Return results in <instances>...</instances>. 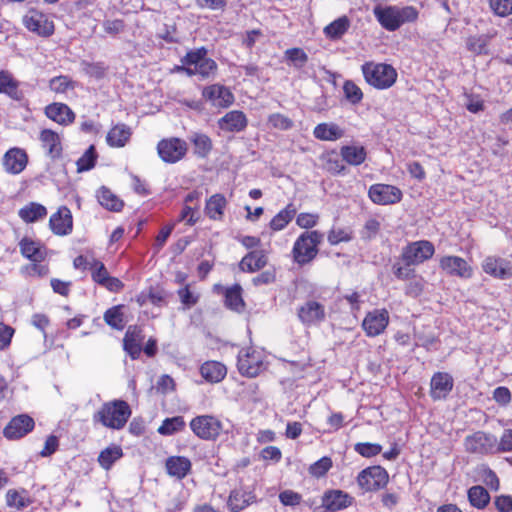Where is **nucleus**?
<instances>
[{
  "mask_svg": "<svg viewBox=\"0 0 512 512\" xmlns=\"http://www.w3.org/2000/svg\"><path fill=\"white\" fill-rule=\"evenodd\" d=\"M373 14L379 24L390 32L396 31L403 24L415 22L419 16L418 10L413 6L396 5L385 7L377 5L373 9Z\"/></svg>",
  "mask_w": 512,
  "mask_h": 512,
  "instance_id": "1",
  "label": "nucleus"
},
{
  "mask_svg": "<svg viewBox=\"0 0 512 512\" xmlns=\"http://www.w3.org/2000/svg\"><path fill=\"white\" fill-rule=\"evenodd\" d=\"M361 70L365 81L379 90L393 86L398 76L396 69L386 63L366 62L361 66Z\"/></svg>",
  "mask_w": 512,
  "mask_h": 512,
  "instance_id": "2",
  "label": "nucleus"
},
{
  "mask_svg": "<svg viewBox=\"0 0 512 512\" xmlns=\"http://www.w3.org/2000/svg\"><path fill=\"white\" fill-rule=\"evenodd\" d=\"M131 411L125 401H114L105 403L95 414L94 419L101 422L105 427L121 429L130 417Z\"/></svg>",
  "mask_w": 512,
  "mask_h": 512,
  "instance_id": "3",
  "label": "nucleus"
},
{
  "mask_svg": "<svg viewBox=\"0 0 512 512\" xmlns=\"http://www.w3.org/2000/svg\"><path fill=\"white\" fill-rule=\"evenodd\" d=\"M323 239V234L318 231H306L302 233L294 243L292 250L294 261L304 265L312 261L318 253V245Z\"/></svg>",
  "mask_w": 512,
  "mask_h": 512,
  "instance_id": "4",
  "label": "nucleus"
},
{
  "mask_svg": "<svg viewBox=\"0 0 512 512\" xmlns=\"http://www.w3.org/2000/svg\"><path fill=\"white\" fill-rule=\"evenodd\" d=\"M207 55L208 50L204 46L189 50L185 54V63L191 65L193 76L198 75L201 79H207L216 73L218 65Z\"/></svg>",
  "mask_w": 512,
  "mask_h": 512,
  "instance_id": "5",
  "label": "nucleus"
},
{
  "mask_svg": "<svg viewBox=\"0 0 512 512\" xmlns=\"http://www.w3.org/2000/svg\"><path fill=\"white\" fill-rule=\"evenodd\" d=\"M187 150V143L176 137L162 139L157 144V153L160 159L168 164H174L182 160Z\"/></svg>",
  "mask_w": 512,
  "mask_h": 512,
  "instance_id": "6",
  "label": "nucleus"
},
{
  "mask_svg": "<svg viewBox=\"0 0 512 512\" xmlns=\"http://www.w3.org/2000/svg\"><path fill=\"white\" fill-rule=\"evenodd\" d=\"M190 428L203 440H215L220 435L223 425L215 416L200 415L191 420Z\"/></svg>",
  "mask_w": 512,
  "mask_h": 512,
  "instance_id": "7",
  "label": "nucleus"
},
{
  "mask_svg": "<svg viewBox=\"0 0 512 512\" xmlns=\"http://www.w3.org/2000/svg\"><path fill=\"white\" fill-rule=\"evenodd\" d=\"M497 443L496 436L483 431H477L465 438L464 446L469 453L487 455L496 453Z\"/></svg>",
  "mask_w": 512,
  "mask_h": 512,
  "instance_id": "8",
  "label": "nucleus"
},
{
  "mask_svg": "<svg viewBox=\"0 0 512 512\" xmlns=\"http://www.w3.org/2000/svg\"><path fill=\"white\" fill-rule=\"evenodd\" d=\"M23 25L30 32L41 37H50L55 30L54 23L43 12L31 8L23 17Z\"/></svg>",
  "mask_w": 512,
  "mask_h": 512,
  "instance_id": "9",
  "label": "nucleus"
},
{
  "mask_svg": "<svg viewBox=\"0 0 512 512\" xmlns=\"http://www.w3.org/2000/svg\"><path fill=\"white\" fill-rule=\"evenodd\" d=\"M238 371L241 375L253 378L263 369V361L259 352L252 348L242 349L238 354Z\"/></svg>",
  "mask_w": 512,
  "mask_h": 512,
  "instance_id": "10",
  "label": "nucleus"
},
{
  "mask_svg": "<svg viewBox=\"0 0 512 512\" xmlns=\"http://www.w3.org/2000/svg\"><path fill=\"white\" fill-rule=\"evenodd\" d=\"M357 482L364 491L379 490L387 484L388 473L381 466L368 467L360 472Z\"/></svg>",
  "mask_w": 512,
  "mask_h": 512,
  "instance_id": "11",
  "label": "nucleus"
},
{
  "mask_svg": "<svg viewBox=\"0 0 512 512\" xmlns=\"http://www.w3.org/2000/svg\"><path fill=\"white\" fill-rule=\"evenodd\" d=\"M434 246L429 241H417L406 246L402 253V260L408 266L417 265L432 257Z\"/></svg>",
  "mask_w": 512,
  "mask_h": 512,
  "instance_id": "12",
  "label": "nucleus"
},
{
  "mask_svg": "<svg viewBox=\"0 0 512 512\" xmlns=\"http://www.w3.org/2000/svg\"><path fill=\"white\" fill-rule=\"evenodd\" d=\"M482 269L497 279L505 280L512 277V262L505 258L488 256L482 262Z\"/></svg>",
  "mask_w": 512,
  "mask_h": 512,
  "instance_id": "13",
  "label": "nucleus"
},
{
  "mask_svg": "<svg viewBox=\"0 0 512 512\" xmlns=\"http://www.w3.org/2000/svg\"><path fill=\"white\" fill-rule=\"evenodd\" d=\"M370 199L379 205H389L401 200L402 193L395 186L387 184H374L369 189Z\"/></svg>",
  "mask_w": 512,
  "mask_h": 512,
  "instance_id": "14",
  "label": "nucleus"
},
{
  "mask_svg": "<svg viewBox=\"0 0 512 512\" xmlns=\"http://www.w3.org/2000/svg\"><path fill=\"white\" fill-rule=\"evenodd\" d=\"M34 425V420L30 416L26 414L18 415L7 424L3 434L8 439H19L29 433Z\"/></svg>",
  "mask_w": 512,
  "mask_h": 512,
  "instance_id": "15",
  "label": "nucleus"
},
{
  "mask_svg": "<svg viewBox=\"0 0 512 512\" xmlns=\"http://www.w3.org/2000/svg\"><path fill=\"white\" fill-rule=\"evenodd\" d=\"M49 226L56 235L64 236L70 234L73 228L71 211L66 206L60 207L56 213L51 215Z\"/></svg>",
  "mask_w": 512,
  "mask_h": 512,
  "instance_id": "16",
  "label": "nucleus"
},
{
  "mask_svg": "<svg viewBox=\"0 0 512 512\" xmlns=\"http://www.w3.org/2000/svg\"><path fill=\"white\" fill-rule=\"evenodd\" d=\"M440 267L448 275L460 278H470L473 272L466 260L458 256H445L441 258Z\"/></svg>",
  "mask_w": 512,
  "mask_h": 512,
  "instance_id": "17",
  "label": "nucleus"
},
{
  "mask_svg": "<svg viewBox=\"0 0 512 512\" xmlns=\"http://www.w3.org/2000/svg\"><path fill=\"white\" fill-rule=\"evenodd\" d=\"M202 95L213 105L219 107H228L234 102L233 93L224 85L213 84L203 89Z\"/></svg>",
  "mask_w": 512,
  "mask_h": 512,
  "instance_id": "18",
  "label": "nucleus"
},
{
  "mask_svg": "<svg viewBox=\"0 0 512 512\" xmlns=\"http://www.w3.org/2000/svg\"><path fill=\"white\" fill-rule=\"evenodd\" d=\"M298 317L305 325L322 322L325 319V308L317 301L309 300L298 309Z\"/></svg>",
  "mask_w": 512,
  "mask_h": 512,
  "instance_id": "19",
  "label": "nucleus"
},
{
  "mask_svg": "<svg viewBox=\"0 0 512 512\" xmlns=\"http://www.w3.org/2000/svg\"><path fill=\"white\" fill-rule=\"evenodd\" d=\"M389 315L386 310H375L366 315L363 320V328L368 336H377L387 327Z\"/></svg>",
  "mask_w": 512,
  "mask_h": 512,
  "instance_id": "20",
  "label": "nucleus"
},
{
  "mask_svg": "<svg viewBox=\"0 0 512 512\" xmlns=\"http://www.w3.org/2000/svg\"><path fill=\"white\" fill-rule=\"evenodd\" d=\"M45 115L55 123L67 126L73 123L75 113L65 103L54 102L45 107Z\"/></svg>",
  "mask_w": 512,
  "mask_h": 512,
  "instance_id": "21",
  "label": "nucleus"
},
{
  "mask_svg": "<svg viewBox=\"0 0 512 512\" xmlns=\"http://www.w3.org/2000/svg\"><path fill=\"white\" fill-rule=\"evenodd\" d=\"M453 378L450 374L437 372L431 379L430 395L434 400L445 399L453 389Z\"/></svg>",
  "mask_w": 512,
  "mask_h": 512,
  "instance_id": "22",
  "label": "nucleus"
},
{
  "mask_svg": "<svg viewBox=\"0 0 512 512\" xmlns=\"http://www.w3.org/2000/svg\"><path fill=\"white\" fill-rule=\"evenodd\" d=\"M28 162V156L23 149L11 148L3 157V166L10 174H19L22 172Z\"/></svg>",
  "mask_w": 512,
  "mask_h": 512,
  "instance_id": "23",
  "label": "nucleus"
},
{
  "mask_svg": "<svg viewBox=\"0 0 512 512\" xmlns=\"http://www.w3.org/2000/svg\"><path fill=\"white\" fill-rule=\"evenodd\" d=\"M144 336L142 330L137 326H129L123 339L124 350L132 359H137L142 351V341Z\"/></svg>",
  "mask_w": 512,
  "mask_h": 512,
  "instance_id": "24",
  "label": "nucleus"
},
{
  "mask_svg": "<svg viewBox=\"0 0 512 512\" xmlns=\"http://www.w3.org/2000/svg\"><path fill=\"white\" fill-rule=\"evenodd\" d=\"M352 500L353 498L349 494L341 490H332L324 494L322 503L323 508L337 511L350 506Z\"/></svg>",
  "mask_w": 512,
  "mask_h": 512,
  "instance_id": "25",
  "label": "nucleus"
},
{
  "mask_svg": "<svg viewBox=\"0 0 512 512\" xmlns=\"http://www.w3.org/2000/svg\"><path fill=\"white\" fill-rule=\"evenodd\" d=\"M0 93L18 102L24 99V93L19 89V82L10 72L4 70L0 71Z\"/></svg>",
  "mask_w": 512,
  "mask_h": 512,
  "instance_id": "26",
  "label": "nucleus"
},
{
  "mask_svg": "<svg viewBox=\"0 0 512 512\" xmlns=\"http://www.w3.org/2000/svg\"><path fill=\"white\" fill-rule=\"evenodd\" d=\"M19 246L21 254L33 262H41L46 256L45 247L30 238H23Z\"/></svg>",
  "mask_w": 512,
  "mask_h": 512,
  "instance_id": "27",
  "label": "nucleus"
},
{
  "mask_svg": "<svg viewBox=\"0 0 512 512\" xmlns=\"http://www.w3.org/2000/svg\"><path fill=\"white\" fill-rule=\"evenodd\" d=\"M202 377L211 383L220 382L227 373L226 367L217 361H207L200 368Z\"/></svg>",
  "mask_w": 512,
  "mask_h": 512,
  "instance_id": "28",
  "label": "nucleus"
},
{
  "mask_svg": "<svg viewBox=\"0 0 512 512\" xmlns=\"http://www.w3.org/2000/svg\"><path fill=\"white\" fill-rule=\"evenodd\" d=\"M43 147L51 158H58L62 152L61 139L54 130H42L40 134Z\"/></svg>",
  "mask_w": 512,
  "mask_h": 512,
  "instance_id": "29",
  "label": "nucleus"
},
{
  "mask_svg": "<svg viewBox=\"0 0 512 512\" xmlns=\"http://www.w3.org/2000/svg\"><path fill=\"white\" fill-rule=\"evenodd\" d=\"M166 469L169 475L182 479L190 471L191 462L186 457L172 456L166 460Z\"/></svg>",
  "mask_w": 512,
  "mask_h": 512,
  "instance_id": "30",
  "label": "nucleus"
},
{
  "mask_svg": "<svg viewBox=\"0 0 512 512\" xmlns=\"http://www.w3.org/2000/svg\"><path fill=\"white\" fill-rule=\"evenodd\" d=\"M255 496L251 492L242 489L231 491L227 505L232 512H239L254 501Z\"/></svg>",
  "mask_w": 512,
  "mask_h": 512,
  "instance_id": "31",
  "label": "nucleus"
},
{
  "mask_svg": "<svg viewBox=\"0 0 512 512\" xmlns=\"http://www.w3.org/2000/svg\"><path fill=\"white\" fill-rule=\"evenodd\" d=\"M267 263V258L263 251L256 250L244 256L240 262V268L245 271L254 272L263 268Z\"/></svg>",
  "mask_w": 512,
  "mask_h": 512,
  "instance_id": "32",
  "label": "nucleus"
},
{
  "mask_svg": "<svg viewBox=\"0 0 512 512\" xmlns=\"http://www.w3.org/2000/svg\"><path fill=\"white\" fill-rule=\"evenodd\" d=\"M350 20L347 16H341L324 28V34L330 40L340 39L349 29Z\"/></svg>",
  "mask_w": 512,
  "mask_h": 512,
  "instance_id": "33",
  "label": "nucleus"
},
{
  "mask_svg": "<svg viewBox=\"0 0 512 512\" xmlns=\"http://www.w3.org/2000/svg\"><path fill=\"white\" fill-rule=\"evenodd\" d=\"M340 154L344 161L354 166L362 164L366 159V151L363 146H343L341 148Z\"/></svg>",
  "mask_w": 512,
  "mask_h": 512,
  "instance_id": "34",
  "label": "nucleus"
},
{
  "mask_svg": "<svg viewBox=\"0 0 512 512\" xmlns=\"http://www.w3.org/2000/svg\"><path fill=\"white\" fill-rule=\"evenodd\" d=\"M98 202L100 205L111 211H120L123 207V202L111 190L106 187H101L97 193Z\"/></svg>",
  "mask_w": 512,
  "mask_h": 512,
  "instance_id": "35",
  "label": "nucleus"
},
{
  "mask_svg": "<svg viewBox=\"0 0 512 512\" xmlns=\"http://www.w3.org/2000/svg\"><path fill=\"white\" fill-rule=\"evenodd\" d=\"M219 128H245L247 119L242 111L233 110L218 120Z\"/></svg>",
  "mask_w": 512,
  "mask_h": 512,
  "instance_id": "36",
  "label": "nucleus"
},
{
  "mask_svg": "<svg viewBox=\"0 0 512 512\" xmlns=\"http://www.w3.org/2000/svg\"><path fill=\"white\" fill-rule=\"evenodd\" d=\"M47 215V209L38 203H30L19 210V217L27 222L32 223Z\"/></svg>",
  "mask_w": 512,
  "mask_h": 512,
  "instance_id": "37",
  "label": "nucleus"
},
{
  "mask_svg": "<svg viewBox=\"0 0 512 512\" xmlns=\"http://www.w3.org/2000/svg\"><path fill=\"white\" fill-rule=\"evenodd\" d=\"M490 36L486 34L470 36L466 40V48L475 55H488Z\"/></svg>",
  "mask_w": 512,
  "mask_h": 512,
  "instance_id": "38",
  "label": "nucleus"
},
{
  "mask_svg": "<svg viewBox=\"0 0 512 512\" xmlns=\"http://www.w3.org/2000/svg\"><path fill=\"white\" fill-rule=\"evenodd\" d=\"M225 206V197L221 194H215L207 201L205 211L211 219L218 220L222 218Z\"/></svg>",
  "mask_w": 512,
  "mask_h": 512,
  "instance_id": "39",
  "label": "nucleus"
},
{
  "mask_svg": "<svg viewBox=\"0 0 512 512\" xmlns=\"http://www.w3.org/2000/svg\"><path fill=\"white\" fill-rule=\"evenodd\" d=\"M296 209L292 204L287 205L277 215H275L271 222L270 227L274 231H280L284 229L287 224L294 218Z\"/></svg>",
  "mask_w": 512,
  "mask_h": 512,
  "instance_id": "40",
  "label": "nucleus"
},
{
  "mask_svg": "<svg viewBox=\"0 0 512 512\" xmlns=\"http://www.w3.org/2000/svg\"><path fill=\"white\" fill-rule=\"evenodd\" d=\"M468 500L473 507L483 509L489 503L490 495L484 487L477 485L468 490Z\"/></svg>",
  "mask_w": 512,
  "mask_h": 512,
  "instance_id": "41",
  "label": "nucleus"
},
{
  "mask_svg": "<svg viewBox=\"0 0 512 512\" xmlns=\"http://www.w3.org/2000/svg\"><path fill=\"white\" fill-rule=\"evenodd\" d=\"M122 455L123 452L121 447L113 445L101 451L98 457V462L102 468L108 470L115 461L122 457Z\"/></svg>",
  "mask_w": 512,
  "mask_h": 512,
  "instance_id": "42",
  "label": "nucleus"
},
{
  "mask_svg": "<svg viewBox=\"0 0 512 512\" xmlns=\"http://www.w3.org/2000/svg\"><path fill=\"white\" fill-rule=\"evenodd\" d=\"M242 288L239 284L227 289L225 294V303L230 309L240 312L244 308V301L242 299Z\"/></svg>",
  "mask_w": 512,
  "mask_h": 512,
  "instance_id": "43",
  "label": "nucleus"
},
{
  "mask_svg": "<svg viewBox=\"0 0 512 512\" xmlns=\"http://www.w3.org/2000/svg\"><path fill=\"white\" fill-rule=\"evenodd\" d=\"M285 60L297 69H302L308 62L307 53L301 48H290L284 52Z\"/></svg>",
  "mask_w": 512,
  "mask_h": 512,
  "instance_id": "44",
  "label": "nucleus"
},
{
  "mask_svg": "<svg viewBox=\"0 0 512 512\" xmlns=\"http://www.w3.org/2000/svg\"><path fill=\"white\" fill-rule=\"evenodd\" d=\"M25 493V490H22V493L14 489L8 490L6 494L7 505L10 507H15L18 510L29 506L32 503V501L29 497L23 495Z\"/></svg>",
  "mask_w": 512,
  "mask_h": 512,
  "instance_id": "45",
  "label": "nucleus"
},
{
  "mask_svg": "<svg viewBox=\"0 0 512 512\" xmlns=\"http://www.w3.org/2000/svg\"><path fill=\"white\" fill-rule=\"evenodd\" d=\"M191 140L194 144L195 154L201 158L206 157L212 149L210 138L204 134L196 133Z\"/></svg>",
  "mask_w": 512,
  "mask_h": 512,
  "instance_id": "46",
  "label": "nucleus"
},
{
  "mask_svg": "<svg viewBox=\"0 0 512 512\" xmlns=\"http://www.w3.org/2000/svg\"><path fill=\"white\" fill-rule=\"evenodd\" d=\"M97 153L95 147L91 145L85 153L77 160V172L88 171L95 166Z\"/></svg>",
  "mask_w": 512,
  "mask_h": 512,
  "instance_id": "47",
  "label": "nucleus"
},
{
  "mask_svg": "<svg viewBox=\"0 0 512 512\" xmlns=\"http://www.w3.org/2000/svg\"><path fill=\"white\" fill-rule=\"evenodd\" d=\"M105 322L114 329L122 330L125 326L121 306H115L104 313Z\"/></svg>",
  "mask_w": 512,
  "mask_h": 512,
  "instance_id": "48",
  "label": "nucleus"
},
{
  "mask_svg": "<svg viewBox=\"0 0 512 512\" xmlns=\"http://www.w3.org/2000/svg\"><path fill=\"white\" fill-rule=\"evenodd\" d=\"M185 427L183 417L176 416L167 418L163 421L162 425L158 428V432L162 435H171L175 432L182 430Z\"/></svg>",
  "mask_w": 512,
  "mask_h": 512,
  "instance_id": "49",
  "label": "nucleus"
},
{
  "mask_svg": "<svg viewBox=\"0 0 512 512\" xmlns=\"http://www.w3.org/2000/svg\"><path fill=\"white\" fill-rule=\"evenodd\" d=\"M81 66L85 74L89 77H93L95 79H102L106 75L107 67L103 62H89L83 60L81 62Z\"/></svg>",
  "mask_w": 512,
  "mask_h": 512,
  "instance_id": "50",
  "label": "nucleus"
},
{
  "mask_svg": "<svg viewBox=\"0 0 512 512\" xmlns=\"http://www.w3.org/2000/svg\"><path fill=\"white\" fill-rule=\"evenodd\" d=\"M131 137L130 130H109L106 136L111 147H123Z\"/></svg>",
  "mask_w": 512,
  "mask_h": 512,
  "instance_id": "51",
  "label": "nucleus"
},
{
  "mask_svg": "<svg viewBox=\"0 0 512 512\" xmlns=\"http://www.w3.org/2000/svg\"><path fill=\"white\" fill-rule=\"evenodd\" d=\"M49 87L56 93H65L69 89H74L75 82L66 75H60L50 79Z\"/></svg>",
  "mask_w": 512,
  "mask_h": 512,
  "instance_id": "52",
  "label": "nucleus"
},
{
  "mask_svg": "<svg viewBox=\"0 0 512 512\" xmlns=\"http://www.w3.org/2000/svg\"><path fill=\"white\" fill-rule=\"evenodd\" d=\"M185 497L181 492H170L164 501V507L167 512H177L183 509Z\"/></svg>",
  "mask_w": 512,
  "mask_h": 512,
  "instance_id": "53",
  "label": "nucleus"
},
{
  "mask_svg": "<svg viewBox=\"0 0 512 512\" xmlns=\"http://www.w3.org/2000/svg\"><path fill=\"white\" fill-rule=\"evenodd\" d=\"M345 98L351 104H358L363 98L362 90L351 80L345 81L343 85Z\"/></svg>",
  "mask_w": 512,
  "mask_h": 512,
  "instance_id": "54",
  "label": "nucleus"
},
{
  "mask_svg": "<svg viewBox=\"0 0 512 512\" xmlns=\"http://www.w3.org/2000/svg\"><path fill=\"white\" fill-rule=\"evenodd\" d=\"M463 97V104L469 112L476 114L484 110V101L480 95L465 92Z\"/></svg>",
  "mask_w": 512,
  "mask_h": 512,
  "instance_id": "55",
  "label": "nucleus"
},
{
  "mask_svg": "<svg viewBox=\"0 0 512 512\" xmlns=\"http://www.w3.org/2000/svg\"><path fill=\"white\" fill-rule=\"evenodd\" d=\"M489 6L494 14L499 17L512 14V0H489Z\"/></svg>",
  "mask_w": 512,
  "mask_h": 512,
  "instance_id": "56",
  "label": "nucleus"
},
{
  "mask_svg": "<svg viewBox=\"0 0 512 512\" xmlns=\"http://www.w3.org/2000/svg\"><path fill=\"white\" fill-rule=\"evenodd\" d=\"M91 272L92 279L99 285L110 276L105 265L94 258H92Z\"/></svg>",
  "mask_w": 512,
  "mask_h": 512,
  "instance_id": "57",
  "label": "nucleus"
},
{
  "mask_svg": "<svg viewBox=\"0 0 512 512\" xmlns=\"http://www.w3.org/2000/svg\"><path fill=\"white\" fill-rule=\"evenodd\" d=\"M354 449L361 456L369 458L379 454L382 450V447L381 445L375 443H357Z\"/></svg>",
  "mask_w": 512,
  "mask_h": 512,
  "instance_id": "58",
  "label": "nucleus"
},
{
  "mask_svg": "<svg viewBox=\"0 0 512 512\" xmlns=\"http://www.w3.org/2000/svg\"><path fill=\"white\" fill-rule=\"evenodd\" d=\"M332 461L329 457H323L310 466V473L313 476L321 477L324 476L327 471L331 468Z\"/></svg>",
  "mask_w": 512,
  "mask_h": 512,
  "instance_id": "59",
  "label": "nucleus"
},
{
  "mask_svg": "<svg viewBox=\"0 0 512 512\" xmlns=\"http://www.w3.org/2000/svg\"><path fill=\"white\" fill-rule=\"evenodd\" d=\"M393 273L400 280L411 279L414 277V269L411 266H408L406 263L401 265L399 263H395L393 265Z\"/></svg>",
  "mask_w": 512,
  "mask_h": 512,
  "instance_id": "60",
  "label": "nucleus"
},
{
  "mask_svg": "<svg viewBox=\"0 0 512 512\" xmlns=\"http://www.w3.org/2000/svg\"><path fill=\"white\" fill-rule=\"evenodd\" d=\"M124 21L121 19L105 20L103 22L104 31L110 35H117L124 30Z\"/></svg>",
  "mask_w": 512,
  "mask_h": 512,
  "instance_id": "61",
  "label": "nucleus"
},
{
  "mask_svg": "<svg viewBox=\"0 0 512 512\" xmlns=\"http://www.w3.org/2000/svg\"><path fill=\"white\" fill-rule=\"evenodd\" d=\"M512 451V430L507 429L504 431L500 438L499 443L496 444V452H509Z\"/></svg>",
  "mask_w": 512,
  "mask_h": 512,
  "instance_id": "62",
  "label": "nucleus"
},
{
  "mask_svg": "<svg viewBox=\"0 0 512 512\" xmlns=\"http://www.w3.org/2000/svg\"><path fill=\"white\" fill-rule=\"evenodd\" d=\"M423 287L424 280L422 278L416 279L413 277V279L411 278V281L407 284L405 292L411 297H418L422 293Z\"/></svg>",
  "mask_w": 512,
  "mask_h": 512,
  "instance_id": "63",
  "label": "nucleus"
},
{
  "mask_svg": "<svg viewBox=\"0 0 512 512\" xmlns=\"http://www.w3.org/2000/svg\"><path fill=\"white\" fill-rule=\"evenodd\" d=\"M280 502L286 506L298 505L301 501V496L291 490H285L279 494Z\"/></svg>",
  "mask_w": 512,
  "mask_h": 512,
  "instance_id": "64",
  "label": "nucleus"
}]
</instances>
